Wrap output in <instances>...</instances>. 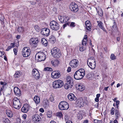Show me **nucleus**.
<instances>
[{"label":"nucleus","mask_w":123,"mask_h":123,"mask_svg":"<svg viewBox=\"0 0 123 123\" xmlns=\"http://www.w3.org/2000/svg\"><path fill=\"white\" fill-rule=\"evenodd\" d=\"M56 115L57 116L60 118H62V114L61 112H57Z\"/></svg>","instance_id":"obj_39"},{"label":"nucleus","mask_w":123,"mask_h":123,"mask_svg":"<svg viewBox=\"0 0 123 123\" xmlns=\"http://www.w3.org/2000/svg\"><path fill=\"white\" fill-rule=\"evenodd\" d=\"M46 58V55L41 52H38L35 56V59L37 62H40L44 60Z\"/></svg>","instance_id":"obj_2"},{"label":"nucleus","mask_w":123,"mask_h":123,"mask_svg":"<svg viewBox=\"0 0 123 123\" xmlns=\"http://www.w3.org/2000/svg\"><path fill=\"white\" fill-rule=\"evenodd\" d=\"M12 48V47H11V46H9L6 49V51H8Z\"/></svg>","instance_id":"obj_52"},{"label":"nucleus","mask_w":123,"mask_h":123,"mask_svg":"<svg viewBox=\"0 0 123 123\" xmlns=\"http://www.w3.org/2000/svg\"><path fill=\"white\" fill-rule=\"evenodd\" d=\"M34 28L37 32H38L40 31V27L37 25L35 26Z\"/></svg>","instance_id":"obj_44"},{"label":"nucleus","mask_w":123,"mask_h":123,"mask_svg":"<svg viewBox=\"0 0 123 123\" xmlns=\"http://www.w3.org/2000/svg\"><path fill=\"white\" fill-rule=\"evenodd\" d=\"M52 65L54 67L57 66L59 63V62L57 59L52 61L51 62Z\"/></svg>","instance_id":"obj_23"},{"label":"nucleus","mask_w":123,"mask_h":123,"mask_svg":"<svg viewBox=\"0 0 123 123\" xmlns=\"http://www.w3.org/2000/svg\"><path fill=\"white\" fill-rule=\"evenodd\" d=\"M34 100L36 104H39L40 101L39 97L37 96H35L34 98Z\"/></svg>","instance_id":"obj_28"},{"label":"nucleus","mask_w":123,"mask_h":123,"mask_svg":"<svg viewBox=\"0 0 123 123\" xmlns=\"http://www.w3.org/2000/svg\"><path fill=\"white\" fill-rule=\"evenodd\" d=\"M89 62V63H96V61L95 59L94 58V57H91L89 58L87 61V63L88 64Z\"/></svg>","instance_id":"obj_31"},{"label":"nucleus","mask_w":123,"mask_h":123,"mask_svg":"<svg viewBox=\"0 0 123 123\" xmlns=\"http://www.w3.org/2000/svg\"><path fill=\"white\" fill-rule=\"evenodd\" d=\"M99 121L96 119H95L93 121L94 122V123H99Z\"/></svg>","instance_id":"obj_56"},{"label":"nucleus","mask_w":123,"mask_h":123,"mask_svg":"<svg viewBox=\"0 0 123 123\" xmlns=\"http://www.w3.org/2000/svg\"><path fill=\"white\" fill-rule=\"evenodd\" d=\"M69 65L72 68H76L79 65L78 61L76 59H73L70 62Z\"/></svg>","instance_id":"obj_9"},{"label":"nucleus","mask_w":123,"mask_h":123,"mask_svg":"<svg viewBox=\"0 0 123 123\" xmlns=\"http://www.w3.org/2000/svg\"><path fill=\"white\" fill-rule=\"evenodd\" d=\"M75 23L74 22H72L71 23L70 26L71 27H74L75 25Z\"/></svg>","instance_id":"obj_50"},{"label":"nucleus","mask_w":123,"mask_h":123,"mask_svg":"<svg viewBox=\"0 0 123 123\" xmlns=\"http://www.w3.org/2000/svg\"><path fill=\"white\" fill-rule=\"evenodd\" d=\"M50 30L48 28H44L42 29L41 31V33L44 36H47L49 35Z\"/></svg>","instance_id":"obj_16"},{"label":"nucleus","mask_w":123,"mask_h":123,"mask_svg":"<svg viewBox=\"0 0 123 123\" xmlns=\"http://www.w3.org/2000/svg\"><path fill=\"white\" fill-rule=\"evenodd\" d=\"M85 74V71L83 68H80L77 70L74 75V78L76 80H80L82 79Z\"/></svg>","instance_id":"obj_1"},{"label":"nucleus","mask_w":123,"mask_h":123,"mask_svg":"<svg viewBox=\"0 0 123 123\" xmlns=\"http://www.w3.org/2000/svg\"><path fill=\"white\" fill-rule=\"evenodd\" d=\"M3 90V89L2 88H1L0 89V96L2 95V91Z\"/></svg>","instance_id":"obj_61"},{"label":"nucleus","mask_w":123,"mask_h":123,"mask_svg":"<svg viewBox=\"0 0 123 123\" xmlns=\"http://www.w3.org/2000/svg\"><path fill=\"white\" fill-rule=\"evenodd\" d=\"M75 104L79 107H82L84 105L83 99L82 98H78L76 101Z\"/></svg>","instance_id":"obj_14"},{"label":"nucleus","mask_w":123,"mask_h":123,"mask_svg":"<svg viewBox=\"0 0 123 123\" xmlns=\"http://www.w3.org/2000/svg\"><path fill=\"white\" fill-rule=\"evenodd\" d=\"M21 74L19 71L16 72L14 75V77L15 78H18L21 76Z\"/></svg>","instance_id":"obj_37"},{"label":"nucleus","mask_w":123,"mask_h":123,"mask_svg":"<svg viewBox=\"0 0 123 123\" xmlns=\"http://www.w3.org/2000/svg\"><path fill=\"white\" fill-rule=\"evenodd\" d=\"M84 46L82 45H80V51H83L85 49V48L84 47Z\"/></svg>","instance_id":"obj_42"},{"label":"nucleus","mask_w":123,"mask_h":123,"mask_svg":"<svg viewBox=\"0 0 123 123\" xmlns=\"http://www.w3.org/2000/svg\"><path fill=\"white\" fill-rule=\"evenodd\" d=\"M77 117L78 119L81 120L83 118V115L80 112H77L76 113Z\"/></svg>","instance_id":"obj_30"},{"label":"nucleus","mask_w":123,"mask_h":123,"mask_svg":"<svg viewBox=\"0 0 123 123\" xmlns=\"http://www.w3.org/2000/svg\"><path fill=\"white\" fill-rule=\"evenodd\" d=\"M58 18L60 22L63 23H65L68 22L69 19V17L67 16H59L58 17Z\"/></svg>","instance_id":"obj_11"},{"label":"nucleus","mask_w":123,"mask_h":123,"mask_svg":"<svg viewBox=\"0 0 123 123\" xmlns=\"http://www.w3.org/2000/svg\"><path fill=\"white\" fill-rule=\"evenodd\" d=\"M41 43L42 44L45 46L48 45V42L47 40L44 38H42L41 40Z\"/></svg>","instance_id":"obj_27"},{"label":"nucleus","mask_w":123,"mask_h":123,"mask_svg":"<svg viewBox=\"0 0 123 123\" xmlns=\"http://www.w3.org/2000/svg\"><path fill=\"white\" fill-rule=\"evenodd\" d=\"M10 46H11L12 48H14L15 46V43H11V45Z\"/></svg>","instance_id":"obj_51"},{"label":"nucleus","mask_w":123,"mask_h":123,"mask_svg":"<svg viewBox=\"0 0 123 123\" xmlns=\"http://www.w3.org/2000/svg\"><path fill=\"white\" fill-rule=\"evenodd\" d=\"M115 115L116 116L117 118L119 116V113L118 110H116Z\"/></svg>","instance_id":"obj_45"},{"label":"nucleus","mask_w":123,"mask_h":123,"mask_svg":"<svg viewBox=\"0 0 123 123\" xmlns=\"http://www.w3.org/2000/svg\"><path fill=\"white\" fill-rule=\"evenodd\" d=\"M67 82L72 85H73V81L72 78L69 76H68L66 79Z\"/></svg>","instance_id":"obj_22"},{"label":"nucleus","mask_w":123,"mask_h":123,"mask_svg":"<svg viewBox=\"0 0 123 123\" xmlns=\"http://www.w3.org/2000/svg\"><path fill=\"white\" fill-rule=\"evenodd\" d=\"M63 84V81L62 80H58L53 82V87L55 89L59 88L62 87Z\"/></svg>","instance_id":"obj_4"},{"label":"nucleus","mask_w":123,"mask_h":123,"mask_svg":"<svg viewBox=\"0 0 123 123\" xmlns=\"http://www.w3.org/2000/svg\"><path fill=\"white\" fill-rule=\"evenodd\" d=\"M76 89L80 91H82L85 89L84 86L82 84L77 85L76 86Z\"/></svg>","instance_id":"obj_20"},{"label":"nucleus","mask_w":123,"mask_h":123,"mask_svg":"<svg viewBox=\"0 0 123 123\" xmlns=\"http://www.w3.org/2000/svg\"><path fill=\"white\" fill-rule=\"evenodd\" d=\"M32 118V120L34 122L39 123L41 121V117L38 115L36 114L33 115Z\"/></svg>","instance_id":"obj_15"},{"label":"nucleus","mask_w":123,"mask_h":123,"mask_svg":"<svg viewBox=\"0 0 123 123\" xmlns=\"http://www.w3.org/2000/svg\"><path fill=\"white\" fill-rule=\"evenodd\" d=\"M13 50L15 55H17V51L16 49L15 48Z\"/></svg>","instance_id":"obj_54"},{"label":"nucleus","mask_w":123,"mask_h":123,"mask_svg":"<svg viewBox=\"0 0 123 123\" xmlns=\"http://www.w3.org/2000/svg\"><path fill=\"white\" fill-rule=\"evenodd\" d=\"M70 8L72 11L76 12L78 10V5L74 3H72L70 4Z\"/></svg>","instance_id":"obj_13"},{"label":"nucleus","mask_w":123,"mask_h":123,"mask_svg":"<svg viewBox=\"0 0 123 123\" xmlns=\"http://www.w3.org/2000/svg\"><path fill=\"white\" fill-rule=\"evenodd\" d=\"M110 58L112 60H115L116 59V56L113 54H112L111 55Z\"/></svg>","instance_id":"obj_41"},{"label":"nucleus","mask_w":123,"mask_h":123,"mask_svg":"<svg viewBox=\"0 0 123 123\" xmlns=\"http://www.w3.org/2000/svg\"><path fill=\"white\" fill-rule=\"evenodd\" d=\"M60 76V73L58 71H53L51 73L52 77L53 78H58Z\"/></svg>","instance_id":"obj_17"},{"label":"nucleus","mask_w":123,"mask_h":123,"mask_svg":"<svg viewBox=\"0 0 123 123\" xmlns=\"http://www.w3.org/2000/svg\"><path fill=\"white\" fill-rule=\"evenodd\" d=\"M6 114L7 116L9 117H11L12 116V111H7Z\"/></svg>","instance_id":"obj_36"},{"label":"nucleus","mask_w":123,"mask_h":123,"mask_svg":"<svg viewBox=\"0 0 123 123\" xmlns=\"http://www.w3.org/2000/svg\"><path fill=\"white\" fill-rule=\"evenodd\" d=\"M88 66L91 69H94L96 67V63H91L87 64Z\"/></svg>","instance_id":"obj_32"},{"label":"nucleus","mask_w":123,"mask_h":123,"mask_svg":"<svg viewBox=\"0 0 123 123\" xmlns=\"http://www.w3.org/2000/svg\"><path fill=\"white\" fill-rule=\"evenodd\" d=\"M96 9L99 15L101 17L103 15V13L102 9H99L98 11L97 8Z\"/></svg>","instance_id":"obj_35"},{"label":"nucleus","mask_w":123,"mask_h":123,"mask_svg":"<svg viewBox=\"0 0 123 123\" xmlns=\"http://www.w3.org/2000/svg\"><path fill=\"white\" fill-rule=\"evenodd\" d=\"M58 107L60 110H66L69 108V105L68 103L64 101L60 102L58 105Z\"/></svg>","instance_id":"obj_3"},{"label":"nucleus","mask_w":123,"mask_h":123,"mask_svg":"<svg viewBox=\"0 0 123 123\" xmlns=\"http://www.w3.org/2000/svg\"><path fill=\"white\" fill-rule=\"evenodd\" d=\"M120 102L119 100H117L116 101V105H118L119 104Z\"/></svg>","instance_id":"obj_59"},{"label":"nucleus","mask_w":123,"mask_h":123,"mask_svg":"<svg viewBox=\"0 0 123 123\" xmlns=\"http://www.w3.org/2000/svg\"><path fill=\"white\" fill-rule=\"evenodd\" d=\"M26 117H27L26 115L25 114H23L22 115V117L23 118L25 119H26Z\"/></svg>","instance_id":"obj_55"},{"label":"nucleus","mask_w":123,"mask_h":123,"mask_svg":"<svg viewBox=\"0 0 123 123\" xmlns=\"http://www.w3.org/2000/svg\"><path fill=\"white\" fill-rule=\"evenodd\" d=\"M13 107L15 108L19 109L21 106V104L19 99L17 98H14L13 99Z\"/></svg>","instance_id":"obj_6"},{"label":"nucleus","mask_w":123,"mask_h":123,"mask_svg":"<svg viewBox=\"0 0 123 123\" xmlns=\"http://www.w3.org/2000/svg\"><path fill=\"white\" fill-rule=\"evenodd\" d=\"M3 123H10V121L8 118H4L3 119Z\"/></svg>","instance_id":"obj_38"},{"label":"nucleus","mask_w":123,"mask_h":123,"mask_svg":"<svg viewBox=\"0 0 123 123\" xmlns=\"http://www.w3.org/2000/svg\"><path fill=\"white\" fill-rule=\"evenodd\" d=\"M100 96V94H97L96 95V97L99 98Z\"/></svg>","instance_id":"obj_64"},{"label":"nucleus","mask_w":123,"mask_h":123,"mask_svg":"<svg viewBox=\"0 0 123 123\" xmlns=\"http://www.w3.org/2000/svg\"><path fill=\"white\" fill-rule=\"evenodd\" d=\"M43 105L44 107H46L48 105V101L47 99H45L43 101Z\"/></svg>","instance_id":"obj_34"},{"label":"nucleus","mask_w":123,"mask_h":123,"mask_svg":"<svg viewBox=\"0 0 123 123\" xmlns=\"http://www.w3.org/2000/svg\"><path fill=\"white\" fill-rule=\"evenodd\" d=\"M6 83H5V84L3 85L2 86V89H4L6 87L5 86H6Z\"/></svg>","instance_id":"obj_63"},{"label":"nucleus","mask_w":123,"mask_h":123,"mask_svg":"<svg viewBox=\"0 0 123 123\" xmlns=\"http://www.w3.org/2000/svg\"><path fill=\"white\" fill-rule=\"evenodd\" d=\"M85 25L86 29L89 30L91 28V25L90 22L88 21H86L85 22Z\"/></svg>","instance_id":"obj_25"},{"label":"nucleus","mask_w":123,"mask_h":123,"mask_svg":"<svg viewBox=\"0 0 123 123\" xmlns=\"http://www.w3.org/2000/svg\"><path fill=\"white\" fill-rule=\"evenodd\" d=\"M71 68L70 67H68V69L67 70V71L68 72H69L71 71Z\"/></svg>","instance_id":"obj_53"},{"label":"nucleus","mask_w":123,"mask_h":123,"mask_svg":"<svg viewBox=\"0 0 123 123\" xmlns=\"http://www.w3.org/2000/svg\"><path fill=\"white\" fill-rule=\"evenodd\" d=\"M68 99L71 101L73 100H75L76 99V98L73 93H70L68 95Z\"/></svg>","instance_id":"obj_19"},{"label":"nucleus","mask_w":123,"mask_h":123,"mask_svg":"<svg viewBox=\"0 0 123 123\" xmlns=\"http://www.w3.org/2000/svg\"><path fill=\"white\" fill-rule=\"evenodd\" d=\"M98 23V26L101 29L103 30L105 32H107V31L105 29L103 23L101 21H97Z\"/></svg>","instance_id":"obj_18"},{"label":"nucleus","mask_w":123,"mask_h":123,"mask_svg":"<svg viewBox=\"0 0 123 123\" xmlns=\"http://www.w3.org/2000/svg\"><path fill=\"white\" fill-rule=\"evenodd\" d=\"M65 23L63 25V28H64L65 27L67 26L68 25L70 24V22H68Z\"/></svg>","instance_id":"obj_46"},{"label":"nucleus","mask_w":123,"mask_h":123,"mask_svg":"<svg viewBox=\"0 0 123 123\" xmlns=\"http://www.w3.org/2000/svg\"><path fill=\"white\" fill-rule=\"evenodd\" d=\"M38 42V39L37 38H31L29 40L30 44L32 47H36Z\"/></svg>","instance_id":"obj_8"},{"label":"nucleus","mask_w":123,"mask_h":123,"mask_svg":"<svg viewBox=\"0 0 123 123\" xmlns=\"http://www.w3.org/2000/svg\"><path fill=\"white\" fill-rule=\"evenodd\" d=\"M52 55L55 58H59L61 56L60 51L56 48H54L51 50Z\"/></svg>","instance_id":"obj_5"},{"label":"nucleus","mask_w":123,"mask_h":123,"mask_svg":"<svg viewBox=\"0 0 123 123\" xmlns=\"http://www.w3.org/2000/svg\"><path fill=\"white\" fill-rule=\"evenodd\" d=\"M30 50L27 47L23 48L22 49V54L24 57H27L30 54Z\"/></svg>","instance_id":"obj_10"},{"label":"nucleus","mask_w":123,"mask_h":123,"mask_svg":"<svg viewBox=\"0 0 123 123\" xmlns=\"http://www.w3.org/2000/svg\"><path fill=\"white\" fill-rule=\"evenodd\" d=\"M47 116L49 118L51 117H52V113L51 111H48L47 112Z\"/></svg>","instance_id":"obj_40"},{"label":"nucleus","mask_w":123,"mask_h":123,"mask_svg":"<svg viewBox=\"0 0 123 123\" xmlns=\"http://www.w3.org/2000/svg\"><path fill=\"white\" fill-rule=\"evenodd\" d=\"M49 40L51 43L53 44L55 42V39L54 36L53 35H51L50 36Z\"/></svg>","instance_id":"obj_29"},{"label":"nucleus","mask_w":123,"mask_h":123,"mask_svg":"<svg viewBox=\"0 0 123 123\" xmlns=\"http://www.w3.org/2000/svg\"><path fill=\"white\" fill-rule=\"evenodd\" d=\"M95 100L96 102H98L99 100V98L96 97L95 99Z\"/></svg>","instance_id":"obj_58"},{"label":"nucleus","mask_w":123,"mask_h":123,"mask_svg":"<svg viewBox=\"0 0 123 123\" xmlns=\"http://www.w3.org/2000/svg\"><path fill=\"white\" fill-rule=\"evenodd\" d=\"M28 110V105H24L22 107L21 111L22 112L24 113H26L27 112Z\"/></svg>","instance_id":"obj_26"},{"label":"nucleus","mask_w":123,"mask_h":123,"mask_svg":"<svg viewBox=\"0 0 123 123\" xmlns=\"http://www.w3.org/2000/svg\"><path fill=\"white\" fill-rule=\"evenodd\" d=\"M22 123H31V120L30 119H28L24 120L22 122Z\"/></svg>","instance_id":"obj_43"},{"label":"nucleus","mask_w":123,"mask_h":123,"mask_svg":"<svg viewBox=\"0 0 123 123\" xmlns=\"http://www.w3.org/2000/svg\"><path fill=\"white\" fill-rule=\"evenodd\" d=\"M32 75L33 77L36 79H39L40 77L39 71L36 69H33L32 71Z\"/></svg>","instance_id":"obj_12"},{"label":"nucleus","mask_w":123,"mask_h":123,"mask_svg":"<svg viewBox=\"0 0 123 123\" xmlns=\"http://www.w3.org/2000/svg\"><path fill=\"white\" fill-rule=\"evenodd\" d=\"M88 121L87 120H85L83 121V123H88Z\"/></svg>","instance_id":"obj_60"},{"label":"nucleus","mask_w":123,"mask_h":123,"mask_svg":"<svg viewBox=\"0 0 123 123\" xmlns=\"http://www.w3.org/2000/svg\"><path fill=\"white\" fill-rule=\"evenodd\" d=\"M39 111H40V112L42 113L43 112H44V110L42 108L40 109H39Z\"/></svg>","instance_id":"obj_57"},{"label":"nucleus","mask_w":123,"mask_h":123,"mask_svg":"<svg viewBox=\"0 0 123 123\" xmlns=\"http://www.w3.org/2000/svg\"><path fill=\"white\" fill-rule=\"evenodd\" d=\"M49 100L51 102H52L54 101V99L53 95H51L49 98Z\"/></svg>","instance_id":"obj_47"},{"label":"nucleus","mask_w":123,"mask_h":123,"mask_svg":"<svg viewBox=\"0 0 123 123\" xmlns=\"http://www.w3.org/2000/svg\"><path fill=\"white\" fill-rule=\"evenodd\" d=\"M49 69V68L48 67H47L45 68L44 69V70L45 71H48Z\"/></svg>","instance_id":"obj_62"},{"label":"nucleus","mask_w":123,"mask_h":123,"mask_svg":"<svg viewBox=\"0 0 123 123\" xmlns=\"http://www.w3.org/2000/svg\"><path fill=\"white\" fill-rule=\"evenodd\" d=\"M14 92L16 95L19 96L21 94V92L19 89L17 87H15L14 89Z\"/></svg>","instance_id":"obj_21"},{"label":"nucleus","mask_w":123,"mask_h":123,"mask_svg":"<svg viewBox=\"0 0 123 123\" xmlns=\"http://www.w3.org/2000/svg\"><path fill=\"white\" fill-rule=\"evenodd\" d=\"M18 31L19 32L23 31V30L22 29V27H18Z\"/></svg>","instance_id":"obj_48"},{"label":"nucleus","mask_w":123,"mask_h":123,"mask_svg":"<svg viewBox=\"0 0 123 123\" xmlns=\"http://www.w3.org/2000/svg\"><path fill=\"white\" fill-rule=\"evenodd\" d=\"M87 37L86 35H85L84 39L83 40L82 42V46H86L87 44Z\"/></svg>","instance_id":"obj_24"},{"label":"nucleus","mask_w":123,"mask_h":123,"mask_svg":"<svg viewBox=\"0 0 123 123\" xmlns=\"http://www.w3.org/2000/svg\"><path fill=\"white\" fill-rule=\"evenodd\" d=\"M49 25L51 28L54 30L57 31L60 28L59 25L58 23L54 20H53L50 22Z\"/></svg>","instance_id":"obj_7"},{"label":"nucleus","mask_w":123,"mask_h":123,"mask_svg":"<svg viewBox=\"0 0 123 123\" xmlns=\"http://www.w3.org/2000/svg\"><path fill=\"white\" fill-rule=\"evenodd\" d=\"M115 110L114 108V107H112L111 110V113L112 115L114 114V111Z\"/></svg>","instance_id":"obj_49"},{"label":"nucleus","mask_w":123,"mask_h":123,"mask_svg":"<svg viewBox=\"0 0 123 123\" xmlns=\"http://www.w3.org/2000/svg\"><path fill=\"white\" fill-rule=\"evenodd\" d=\"M73 86L72 85L68 84L67 82L66 83L64 84V87L65 89H68L69 88H71Z\"/></svg>","instance_id":"obj_33"}]
</instances>
